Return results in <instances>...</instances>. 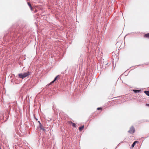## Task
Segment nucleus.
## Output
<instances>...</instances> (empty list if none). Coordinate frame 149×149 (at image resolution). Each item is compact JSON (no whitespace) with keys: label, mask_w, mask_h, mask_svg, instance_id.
Instances as JSON below:
<instances>
[{"label":"nucleus","mask_w":149,"mask_h":149,"mask_svg":"<svg viewBox=\"0 0 149 149\" xmlns=\"http://www.w3.org/2000/svg\"><path fill=\"white\" fill-rule=\"evenodd\" d=\"M60 76L61 75H58L56 76L54 78V80L50 83L48 86L52 85V84L54 83L55 81H56L58 80L59 79H60L59 77H60Z\"/></svg>","instance_id":"obj_4"},{"label":"nucleus","mask_w":149,"mask_h":149,"mask_svg":"<svg viewBox=\"0 0 149 149\" xmlns=\"http://www.w3.org/2000/svg\"><path fill=\"white\" fill-rule=\"evenodd\" d=\"M138 142V141H134L132 144V146H131V148H133L134 147V146H135V145L136 144V143H137Z\"/></svg>","instance_id":"obj_10"},{"label":"nucleus","mask_w":149,"mask_h":149,"mask_svg":"<svg viewBox=\"0 0 149 149\" xmlns=\"http://www.w3.org/2000/svg\"><path fill=\"white\" fill-rule=\"evenodd\" d=\"M146 105L147 106L149 107V104H146Z\"/></svg>","instance_id":"obj_16"},{"label":"nucleus","mask_w":149,"mask_h":149,"mask_svg":"<svg viewBox=\"0 0 149 149\" xmlns=\"http://www.w3.org/2000/svg\"><path fill=\"white\" fill-rule=\"evenodd\" d=\"M21 97L22 100L23 99V96H21Z\"/></svg>","instance_id":"obj_18"},{"label":"nucleus","mask_w":149,"mask_h":149,"mask_svg":"<svg viewBox=\"0 0 149 149\" xmlns=\"http://www.w3.org/2000/svg\"><path fill=\"white\" fill-rule=\"evenodd\" d=\"M38 123H39V124H40V123H41L40 122V121H38Z\"/></svg>","instance_id":"obj_20"},{"label":"nucleus","mask_w":149,"mask_h":149,"mask_svg":"<svg viewBox=\"0 0 149 149\" xmlns=\"http://www.w3.org/2000/svg\"><path fill=\"white\" fill-rule=\"evenodd\" d=\"M71 123H72V126H73L74 127H76V125L75 123H73L72 122H71Z\"/></svg>","instance_id":"obj_14"},{"label":"nucleus","mask_w":149,"mask_h":149,"mask_svg":"<svg viewBox=\"0 0 149 149\" xmlns=\"http://www.w3.org/2000/svg\"><path fill=\"white\" fill-rule=\"evenodd\" d=\"M34 118L36 121L38 120V119L35 117V116H34Z\"/></svg>","instance_id":"obj_17"},{"label":"nucleus","mask_w":149,"mask_h":149,"mask_svg":"<svg viewBox=\"0 0 149 149\" xmlns=\"http://www.w3.org/2000/svg\"><path fill=\"white\" fill-rule=\"evenodd\" d=\"M29 31L27 26H24L21 28L17 24H14L5 32L3 40L8 42L13 40L15 38H18L23 33H28Z\"/></svg>","instance_id":"obj_1"},{"label":"nucleus","mask_w":149,"mask_h":149,"mask_svg":"<svg viewBox=\"0 0 149 149\" xmlns=\"http://www.w3.org/2000/svg\"><path fill=\"white\" fill-rule=\"evenodd\" d=\"M132 91L135 93H140L141 92V89H133Z\"/></svg>","instance_id":"obj_8"},{"label":"nucleus","mask_w":149,"mask_h":149,"mask_svg":"<svg viewBox=\"0 0 149 149\" xmlns=\"http://www.w3.org/2000/svg\"><path fill=\"white\" fill-rule=\"evenodd\" d=\"M27 4L29 6V7H30V9H31V10L32 11H33V12L35 13H36L37 12V10H36V9H35V10H34V8H33L32 6H31V3H30L29 2H27Z\"/></svg>","instance_id":"obj_6"},{"label":"nucleus","mask_w":149,"mask_h":149,"mask_svg":"<svg viewBox=\"0 0 149 149\" xmlns=\"http://www.w3.org/2000/svg\"><path fill=\"white\" fill-rule=\"evenodd\" d=\"M108 64V63H107V64H106L105 65H107Z\"/></svg>","instance_id":"obj_21"},{"label":"nucleus","mask_w":149,"mask_h":149,"mask_svg":"<svg viewBox=\"0 0 149 149\" xmlns=\"http://www.w3.org/2000/svg\"><path fill=\"white\" fill-rule=\"evenodd\" d=\"M38 127L40 128L41 130L43 131V132H45L46 131V130L45 129V128L43 126L41 123H40L38 125Z\"/></svg>","instance_id":"obj_7"},{"label":"nucleus","mask_w":149,"mask_h":149,"mask_svg":"<svg viewBox=\"0 0 149 149\" xmlns=\"http://www.w3.org/2000/svg\"><path fill=\"white\" fill-rule=\"evenodd\" d=\"M135 131V128L134 127L132 126L130 127L129 130L128 131V132L131 134H132Z\"/></svg>","instance_id":"obj_5"},{"label":"nucleus","mask_w":149,"mask_h":149,"mask_svg":"<svg viewBox=\"0 0 149 149\" xmlns=\"http://www.w3.org/2000/svg\"><path fill=\"white\" fill-rule=\"evenodd\" d=\"M144 93L147 95L149 96V91H144Z\"/></svg>","instance_id":"obj_11"},{"label":"nucleus","mask_w":149,"mask_h":149,"mask_svg":"<svg viewBox=\"0 0 149 149\" xmlns=\"http://www.w3.org/2000/svg\"><path fill=\"white\" fill-rule=\"evenodd\" d=\"M145 120H140V121H138V123H139V124H140L141 123H143L144 122H145Z\"/></svg>","instance_id":"obj_13"},{"label":"nucleus","mask_w":149,"mask_h":149,"mask_svg":"<svg viewBox=\"0 0 149 149\" xmlns=\"http://www.w3.org/2000/svg\"><path fill=\"white\" fill-rule=\"evenodd\" d=\"M9 107L10 108V110H12L13 111H16L17 108V106L15 104H11L10 105Z\"/></svg>","instance_id":"obj_3"},{"label":"nucleus","mask_w":149,"mask_h":149,"mask_svg":"<svg viewBox=\"0 0 149 149\" xmlns=\"http://www.w3.org/2000/svg\"><path fill=\"white\" fill-rule=\"evenodd\" d=\"M84 125H82L81 126H80L79 128V130L80 131H81L83 129H84Z\"/></svg>","instance_id":"obj_9"},{"label":"nucleus","mask_w":149,"mask_h":149,"mask_svg":"<svg viewBox=\"0 0 149 149\" xmlns=\"http://www.w3.org/2000/svg\"><path fill=\"white\" fill-rule=\"evenodd\" d=\"M7 118H6V120H5L6 121L7 120Z\"/></svg>","instance_id":"obj_19"},{"label":"nucleus","mask_w":149,"mask_h":149,"mask_svg":"<svg viewBox=\"0 0 149 149\" xmlns=\"http://www.w3.org/2000/svg\"><path fill=\"white\" fill-rule=\"evenodd\" d=\"M0 149H1V148H0Z\"/></svg>","instance_id":"obj_24"},{"label":"nucleus","mask_w":149,"mask_h":149,"mask_svg":"<svg viewBox=\"0 0 149 149\" xmlns=\"http://www.w3.org/2000/svg\"><path fill=\"white\" fill-rule=\"evenodd\" d=\"M97 110H102V107H98L97 108Z\"/></svg>","instance_id":"obj_15"},{"label":"nucleus","mask_w":149,"mask_h":149,"mask_svg":"<svg viewBox=\"0 0 149 149\" xmlns=\"http://www.w3.org/2000/svg\"><path fill=\"white\" fill-rule=\"evenodd\" d=\"M119 144H120V143L118 144V145L117 146H118V145H119Z\"/></svg>","instance_id":"obj_22"},{"label":"nucleus","mask_w":149,"mask_h":149,"mask_svg":"<svg viewBox=\"0 0 149 149\" xmlns=\"http://www.w3.org/2000/svg\"><path fill=\"white\" fill-rule=\"evenodd\" d=\"M144 37L145 38H149V33L145 34Z\"/></svg>","instance_id":"obj_12"},{"label":"nucleus","mask_w":149,"mask_h":149,"mask_svg":"<svg viewBox=\"0 0 149 149\" xmlns=\"http://www.w3.org/2000/svg\"><path fill=\"white\" fill-rule=\"evenodd\" d=\"M30 74V72L29 71H27L26 72H24L23 73L19 74H18V75L19 78L22 79H23L25 77L28 76Z\"/></svg>","instance_id":"obj_2"},{"label":"nucleus","mask_w":149,"mask_h":149,"mask_svg":"<svg viewBox=\"0 0 149 149\" xmlns=\"http://www.w3.org/2000/svg\"><path fill=\"white\" fill-rule=\"evenodd\" d=\"M117 147H116V148H117Z\"/></svg>","instance_id":"obj_23"}]
</instances>
